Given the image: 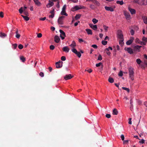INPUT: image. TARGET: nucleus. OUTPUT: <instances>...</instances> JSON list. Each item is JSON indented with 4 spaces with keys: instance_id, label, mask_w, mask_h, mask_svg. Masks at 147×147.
Listing matches in <instances>:
<instances>
[{
    "instance_id": "f257e3e1",
    "label": "nucleus",
    "mask_w": 147,
    "mask_h": 147,
    "mask_svg": "<svg viewBox=\"0 0 147 147\" xmlns=\"http://www.w3.org/2000/svg\"><path fill=\"white\" fill-rule=\"evenodd\" d=\"M128 70L129 72V77L131 80L133 81L134 80L135 69L133 67L130 66L128 68Z\"/></svg>"
},
{
    "instance_id": "f03ea898",
    "label": "nucleus",
    "mask_w": 147,
    "mask_h": 147,
    "mask_svg": "<svg viewBox=\"0 0 147 147\" xmlns=\"http://www.w3.org/2000/svg\"><path fill=\"white\" fill-rule=\"evenodd\" d=\"M64 16H61L59 17L58 20V23L61 25L63 24V20L65 18Z\"/></svg>"
},
{
    "instance_id": "7ed1b4c3",
    "label": "nucleus",
    "mask_w": 147,
    "mask_h": 147,
    "mask_svg": "<svg viewBox=\"0 0 147 147\" xmlns=\"http://www.w3.org/2000/svg\"><path fill=\"white\" fill-rule=\"evenodd\" d=\"M59 32L61 34L60 35V37L62 40H63L65 38V32L62 30H60Z\"/></svg>"
},
{
    "instance_id": "20e7f679",
    "label": "nucleus",
    "mask_w": 147,
    "mask_h": 147,
    "mask_svg": "<svg viewBox=\"0 0 147 147\" xmlns=\"http://www.w3.org/2000/svg\"><path fill=\"white\" fill-rule=\"evenodd\" d=\"M63 62L61 61L56 63V67L57 68H61L62 66Z\"/></svg>"
},
{
    "instance_id": "39448f33",
    "label": "nucleus",
    "mask_w": 147,
    "mask_h": 147,
    "mask_svg": "<svg viewBox=\"0 0 147 147\" xmlns=\"http://www.w3.org/2000/svg\"><path fill=\"white\" fill-rule=\"evenodd\" d=\"M142 42H140V44L141 45H146L147 42V38L143 37L142 38Z\"/></svg>"
},
{
    "instance_id": "423d86ee",
    "label": "nucleus",
    "mask_w": 147,
    "mask_h": 147,
    "mask_svg": "<svg viewBox=\"0 0 147 147\" xmlns=\"http://www.w3.org/2000/svg\"><path fill=\"white\" fill-rule=\"evenodd\" d=\"M124 14L126 19L129 20L131 18L129 13L126 11H124Z\"/></svg>"
},
{
    "instance_id": "0eeeda50",
    "label": "nucleus",
    "mask_w": 147,
    "mask_h": 147,
    "mask_svg": "<svg viewBox=\"0 0 147 147\" xmlns=\"http://www.w3.org/2000/svg\"><path fill=\"white\" fill-rule=\"evenodd\" d=\"M83 7L81 6L76 5L72 9H74L73 11L77 10L80 9H81L83 8Z\"/></svg>"
},
{
    "instance_id": "6e6552de",
    "label": "nucleus",
    "mask_w": 147,
    "mask_h": 147,
    "mask_svg": "<svg viewBox=\"0 0 147 147\" xmlns=\"http://www.w3.org/2000/svg\"><path fill=\"white\" fill-rule=\"evenodd\" d=\"M134 39V38L133 37H131L130 39L128 40L126 42L127 45H129L131 44Z\"/></svg>"
},
{
    "instance_id": "1a4fd4ad",
    "label": "nucleus",
    "mask_w": 147,
    "mask_h": 147,
    "mask_svg": "<svg viewBox=\"0 0 147 147\" xmlns=\"http://www.w3.org/2000/svg\"><path fill=\"white\" fill-rule=\"evenodd\" d=\"M89 25L90 28L94 30H96L97 28V27L96 25H94L92 24H89Z\"/></svg>"
},
{
    "instance_id": "9d476101",
    "label": "nucleus",
    "mask_w": 147,
    "mask_h": 147,
    "mask_svg": "<svg viewBox=\"0 0 147 147\" xmlns=\"http://www.w3.org/2000/svg\"><path fill=\"white\" fill-rule=\"evenodd\" d=\"M118 37L120 39H123V35L121 31H119L118 32Z\"/></svg>"
},
{
    "instance_id": "9b49d317",
    "label": "nucleus",
    "mask_w": 147,
    "mask_h": 147,
    "mask_svg": "<svg viewBox=\"0 0 147 147\" xmlns=\"http://www.w3.org/2000/svg\"><path fill=\"white\" fill-rule=\"evenodd\" d=\"M125 49L131 54H132L133 53L132 49L130 48H125Z\"/></svg>"
},
{
    "instance_id": "f8f14e48",
    "label": "nucleus",
    "mask_w": 147,
    "mask_h": 147,
    "mask_svg": "<svg viewBox=\"0 0 147 147\" xmlns=\"http://www.w3.org/2000/svg\"><path fill=\"white\" fill-rule=\"evenodd\" d=\"M72 77H73L71 76V74H69L66 75L64 77V78L66 80H67L71 79Z\"/></svg>"
},
{
    "instance_id": "ddd939ff",
    "label": "nucleus",
    "mask_w": 147,
    "mask_h": 147,
    "mask_svg": "<svg viewBox=\"0 0 147 147\" xmlns=\"http://www.w3.org/2000/svg\"><path fill=\"white\" fill-rule=\"evenodd\" d=\"M105 9L107 11H114L113 8L111 7L105 6Z\"/></svg>"
},
{
    "instance_id": "4468645a",
    "label": "nucleus",
    "mask_w": 147,
    "mask_h": 147,
    "mask_svg": "<svg viewBox=\"0 0 147 147\" xmlns=\"http://www.w3.org/2000/svg\"><path fill=\"white\" fill-rule=\"evenodd\" d=\"M60 40V39L58 36L57 35L55 36L54 38V41L56 42L57 43H58L59 42Z\"/></svg>"
},
{
    "instance_id": "2eb2a0df",
    "label": "nucleus",
    "mask_w": 147,
    "mask_h": 147,
    "mask_svg": "<svg viewBox=\"0 0 147 147\" xmlns=\"http://www.w3.org/2000/svg\"><path fill=\"white\" fill-rule=\"evenodd\" d=\"M62 50L63 51L68 53L69 52V49L67 46H65L63 48Z\"/></svg>"
},
{
    "instance_id": "dca6fc26",
    "label": "nucleus",
    "mask_w": 147,
    "mask_h": 147,
    "mask_svg": "<svg viewBox=\"0 0 147 147\" xmlns=\"http://www.w3.org/2000/svg\"><path fill=\"white\" fill-rule=\"evenodd\" d=\"M128 9L131 14H133L136 13V11L134 9L131 8L130 7H128Z\"/></svg>"
},
{
    "instance_id": "f3484780",
    "label": "nucleus",
    "mask_w": 147,
    "mask_h": 147,
    "mask_svg": "<svg viewBox=\"0 0 147 147\" xmlns=\"http://www.w3.org/2000/svg\"><path fill=\"white\" fill-rule=\"evenodd\" d=\"M92 2L95 4L96 6H99L100 5V3L96 0H93Z\"/></svg>"
},
{
    "instance_id": "a211bd4d",
    "label": "nucleus",
    "mask_w": 147,
    "mask_h": 147,
    "mask_svg": "<svg viewBox=\"0 0 147 147\" xmlns=\"http://www.w3.org/2000/svg\"><path fill=\"white\" fill-rule=\"evenodd\" d=\"M54 9H53V10L50 11V13H51V15L49 16V18H53L54 16Z\"/></svg>"
},
{
    "instance_id": "6ab92c4d",
    "label": "nucleus",
    "mask_w": 147,
    "mask_h": 147,
    "mask_svg": "<svg viewBox=\"0 0 147 147\" xmlns=\"http://www.w3.org/2000/svg\"><path fill=\"white\" fill-rule=\"evenodd\" d=\"M70 46L73 49H74V48L76 46V43L74 41H73L72 42V44L71 45H70Z\"/></svg>"
},
{
    "instance_id": "aec40b11",
    "label": "nucleus",
    "mask_w": 147,
    "mask_h": 147,
    "mask_svg": "<svg viewBox=\"0 0 147 147\" xmlns=\"http://www.w3.org/2000/svg\"><path fill=\"white\" fill-rule=\"evenodd\" d=\"M144 22L145 24H147V17L146 16H143L142 17Z\"/></svg>"
},
{
    "instance_id": "412c9836",
    "label": "nucleus",
    "mask_w": 147,
    "mask_h": 147,
    "mask_svg": "<svg viewBox=\"0 0 147 147\" xmlns=\"http://www.w3.org/2000/svg\"><path fill=\"white\" fill-rule=\"evenodd\" d=\"M118 113V111L116 109H114L113 111V114L114 115H117Z\"/></svg>"
},
{
    "instance_id": "4be33fe9",
    "label": "nucleus",
    "mask_w": 147,
    "mask_h": 147,
    "mask_svg": "<svg viewBox=\"0 0 147 147\" xmlns=\"http://www.w3.org/2000/svg\"><path fill=\"white\" fill-rule=\"evenodd\" d=\"M86 30L88 34L92 35V32L91 30L89 29H86Z\"/></svg>"
},
{
    "instance_id": "5701e85b",
    "label": "nucleus",
    "mask_w": 147,
    "mask_h": 147,
    "mask_svg": "<svg viewBox=\"0 0 147 147\" xmlns=\"http://www.w3.org/2000/svg\"><path fill=\"white\" fill-rule=\"evenodd\" d=\"M35 4L39 6L41 5L39 1L38 0H33Z\"/></svg>"
},
{
    "instance_id": "b1692460",
    "label": "nucleus",
    "mask_w": 147,
    "mask_h": 147,
    "mask_svg": "<svg viewBox=\"0 0 147 147\" xmlns=\"http://www.w3.org/2000/svg\"><path fill=\"white\" fill-rule=\"evenodd\" d=\"M130 104L131 105V107L130 108L131 110L132 111L133 109V101L132 99H131L130 100Z\"/></svg>"
},
{
    "instance_id": "393cba45",
    "label": "nucleus",
    "mask_w": 147,
    "mask_h": 147,
    "mask_svg": "<svg viewBox=\"0 0 147 147\" xmlns=\"http://www.w3.org/2000/svg\"><path fill=\"white\" fill-rule=\"evenodd\" d=\"M141 47V46L137 45L134 47V48L135 49L138 50L139 51Z\"/></svg>"
},
{
    "instance_id": "a878e982",
    "label": "nucleus",
    "mask_w": 147,
    "mask_h": 147,
    "mask_svg": "<svg viewBox=\"0 0 147 147\" xmlns=\"http://www.w3.org/2000/svg\"><path fill=\"white\" fill-rule=\"evenodd\" d=\"M21 16L26 21H28L29 20V18L26 16H24L23 15H21Z\"/></svg>"
},
{
    "instance_id": "bb28decb",
    "label": "nucleus",
    "mask_w": 147,
    "mask_h": 147,
    "mask_svg": "<svg viewBox=\"0 0 147 147\" xmlns=\"http://www.w3.org/2000/svg\"><path fill=\"white\" fill-rule=\"evenodd\" d=\"M61 14L62 15H65V16H67V14L66 13L65 11V10H62L61 13Z\"/></svg>"
},
{
    "instance_id": "cd10ccee",
    "label": "nucleus",
    "mask_w": 147,
    "mask_h": 147,
    "mask_svg": "<svg viewBox=\"0 0 147 147\" xmlns=\"http://www.w3.org/2000/svg\"><path fill=\"white\" fill-rule=\"evenodd\" d=\"M105 51L108 55H110L111 53L109 52V50H108V49H106L105 50Z\"/></svg>"
},
{
    "instance_id": "c85d7f7f",
    "label": "nucleus",
    "mask_w": 147,
    "mask_h": 147,
    "mask_svg": "<svg viewBox=\"0 0 147 147\" xmlns=\"http://www.w3.org/2000/svg\"><path fill=\"white\" fill-rule=\"evenodd\" d=\"M49 3L48 4V5H49V7H50L54 5V3L51 1L50 0L49 1Z\"/></svg>"
},
{
    "instance_id": "c756f323",
    "label": "nucleus",
    "mask_w": 147,
    "mask_h": 147,
    "mask_svg": "<svg viewBox=\"0 0 147 147\" xmlns=\"http://www.w3.org/2000/svg\"><path fill=\"white\" fill-rule=\"evenodd\" d=\"M136 61L137 64L138 65L142 63V61L140 59H137L136 60Z\"/></svg>"
},
{
    "instance_id": "7c9ffc66",
    "label": "nucleus",
    "mask_w": 147,
    "mask_h": 147,
    "mask_svg": "<svg viewBox=\"0 0 147 147\" xmlns=\"http://www.w3.org/2000/svg\"><path fill=\"white\" fill-rule=\"evenodd\" d=\"M108 81L109 82L112 83L114 82V80L113 78L109 77L108 79Z\"/></svg>"
},
{
    "instance_id": "2f4dec72",
    "label": "nucleus",
    "mask_w": 147,
    "mask_h": 147,
    "mask_svg": "<svg viewBox=\"0 0 147 147\" xmlns=\"http://www.w3.org/2000/svg\"><path fill=\"white\" fill-rule=\"evenodd\" d=\"M123 39H121L119 41V43L120 45L122 46L123 44Z\"/></svg>"
},
{
    "instance_id": "473e14b6",
    "label": "nucleus",
    "mask_w": 147,
    "mask_h": 147,
    "mask_svg": "<svg viewBox=\"0 0 147 147\" xmlns=\"http://www.w3.org/2000/svg\"><path fill=\"white\" fill-rule=\"evenodd\" d=\"M116 3H117L119 4L120 5H122L123 4V1H117Z\"/></svg>"
},
{
    "instance_id": "72a5a7b5",
    "label": "nucleus",
    "mask_w": 147,
    "mask_h": 147,
    "mask_svg": "<svg viewBox=\"0 0 147 147\" xmlns=\"http://www.w3.org/2000/svg\"><path fill=\"white\" fill-rule=\"evenodd\" d=\"M98 20L95 18H93L92 20V21L94 24H96L98 22Z\"/></svg>"
},
{
    "instance_id": "f704fd0d",
    "label": "nucleus",
    "mask_w": 147,
    "mask_h": 147,
    "mask_svg": "<svg viewBox=\"0 0 147 147\" xmlns=\"http://www.w3.org/2000/svg\"><path fill=\"white\" fill-rule=\"evenodd\" d=\"M81 16L80 14H77L75 16V18L76 20H78L79 19Z\"/></svg>"
},
{
    "instance_id": "c9c22d12",
    "label": "nucleus",
    "mask_w": 147,
    "mask_h": 147,
    "mask_svg": "<svg viewBox=\"0 0 147 147\" xmlns=\"http://www.w3.org/2000/svg\"><path fill=\"white\" fill-rule=\"evenodd\" d=\"M20 59L23 62H25V58H24L23 56H21L20 57Z\"/></svg>"
},
{
    "instance_id": "e433bc0d",
    "label": "nucleus",
    "mask_w": 147,
    "mask_h": 147,
    "mask_svg": "<svg viewBox=\"0 0 147 147\" xmlns=\"http://www.w3.org/2000/svg\"><path fill=\"white\" fill-rule=\"evenodd\" d=\"M122 89L124 90L127 91L128 92H129V90L128 88L124 87H122Z\"/></svg>"
},
{
    "instance_id": "4c0bfd02",
    "label": "nucleus",
    "mask_w": 147,
    "mask_h": 147,
    "mask_svg": "<svg viewBox=\"0 0 147 147\" xmlns=\"http://www.w3.org/2000/svg\"><path fill=\"white\" fill-rule=\"evenodd\" d=\"M103 27L104 29L105 30V31L106 32H107V31L108 29V27L107 26H105V25H104L103 26Z\"/></svg>"
},
{
    "instance_id": "58836bf2",
    "label": "nucleus",
    "mask_w": 147,
    "mask_h": 147,
    "mask_svg": "<svg viewBox=\"0 0 147 147\" xmlns=\"http://www.w3.org/2000/svg\"><path fill=\"white\" fill-rule=\"evenodd\" d=\"M76 54V55L78 57L80 58L81 56V54L80 52H77V53Z\"/></svg>"
},
{
    "instance_id": "ea45409f",
    "label": "nucleus",
    "mask_w": 147,
    "mask_h": 147,
    "mask_svg": "<svg viewBox=\"0 0 147 147\" xmlns=\"http://www.w3.org/2000/svg\"><path fill=\"white\" fill-rule=\"evenodd\" d=\"M90 7L92 9H94L95 8L94 5H90Z\"/></svg>"
},
{
    "instance_id": "a19ab883",
    "label": "nucleus",
    "mask_w": 147,
    "mask_h": 147,
    "mask_svg": "<svg viewBox=\"0 0 147 147\" xmlns=\"http://www.w3.org/2000/svg\"><path fill=\"white\" fill-rule=\"evenodd\" d=\"M107 41L102 40V45H106L107 44Z\"/></svg>"
},
{
    "instance_id": "79ce46f5",
    "label": "nucleus",
    "mask_w": 147,
    "mask_h": 147,
    "mask_svg": "<svg viewBox=\"0 0 147 147\" xmlns=\"http://www.w3.org/2000/svg\"><path fill=\"white\" fill-rule=\"evenodd\" d=\"M0 36L1 37H5L6 36V34L4 33L1 32Z\"/></svg>"
},
{
    "instance_id": "37998d69",
    "label": "nucleus",
    "mask_w": 147,
    "mask_h": 147,
    "mask_svg": "<svg viewBox=\"0 0 147 147\" xmlns=\"http://www.w3.org/2000/svg\"><path fill=\"white\" fill-rule=\"evenodd\" d=\"M140 140L139 142V143L142 144H143L145 143V140L143 139H140Z\"/></svg>"
},
{
    "instance_id": "c03bdc74",
    "label": "nucleus",
    "mask_w": 147,
    "mask_h": 147,
    "mask_svg": "<svg viewBox=\"0 0 147 147\" xmlns=\"http://www.w3.org/2000/svg\"><path fill=\"white\" fill-rule=\"evenodd\" d=\"M72 51L73 53H74L75 54H76L78 52L77 50L75 49H72Z\"/></svg>"
},
{
    "instance_id": "a18cd8bd",
    "label": "nucleus",
    "mask_w": 147,
    "mask_h": 147,
    "mask_svg": "<svg viewBox=\"0 0 147 147\" xmlns=\"http://www.w3.org/2000/svg\"><path fill=\"white\" fill-rule=\"evenodd\" d=\"M102 59V57L101 55H99L98 57V60L101 61Z\"/></svg>"
},
{
    "instance_id": "49530a36",
    "label": "nucleus",
    "mask_w": 147,
    "mask_h": 147,
    "mask_svg": "<svg viewBox=\"0 0 147 147\" xmlns=\"http://www.w3.org/2000/svg\"><path fill=\"white\" fill-rule=\"evenodd\" d=\"M118 75L119 76H122L123 75V73L122 71H121L118 74Z\"/></svg>"
},
{
    "instance_id": "de8ad7c7",
    "label": "nucleus",
    "mask_w": 147,
    "mask_h": 147,
    "mask_svg": "<svg viewBox=\"0 0 147 147\" xmlns=\"http://www.w3.org/2000/svg\"><path fill=\"white\" fill-rule=\"evenodd\" d=\"M145 1L144 0H139V2H140V3H142L141 4H139L140 5H143V3H144Z\"/></svg>"
},
{
    "instance_id": "09e8293b",
    "label": "nucleus",
    "mask_w": 147,
    "mask_h": 147,
    "mask_svg": "<svg viewBox=\"0 0 147 147\" xmlns=\"http://www.w3.org/2000/svg\"><path fill=\"white\" fill-rule=\"evenodd\" d=\"M50 49L51 50H53L55 49V46L53 45H51L50 46Z\"/></svg>"
},
{
    "instance_id": "8fccbe9b",
    "label": "nucleus",
    "mask_w": 147,
    "mask_h": 147,
    "mask_svg": "<svg viewBox=\"0 0 147 147\" xmlns=\"http://www.w3.org/2000/svg\"><path fill=\"white\" fill-rule=\"evenodd\" d=\"M23 45L21 44L19 45L18 46V48L20 49H22L23 48Z\"/></svg>"
},
{
    "instance_id": "3c124183",
    "label": "nucleus",
    "mask_w": 147,
    "mask_h": 147,
    "mask_svg": "<svg viewBox=\"0 0 147 147\" xmlns=\"http://www.w3.org/2000/svg\"><path fill=\"white\" fill-rule=\"evenodd\" d=\"M61 59L62 61H64L66 60V57L64 56H63L61 57Z\"/></svg>"
},
{
    "instance_id": "603ef678",
    "label": "nucleus",
    "mask_w": 147,
    "mask_h": 147,
    "mask_svg": "<svg viewBox=\"0 0 147 147\" xmlns=\"http://www.w3.org/2000/svg\"><path fill=\"white\" fill-rule=\"evenodd\" d=\"M101 65H102V63L101 62H100L96 64V66L97 67H98L100 66Z\"/></svg>"
},
{
    "instance_id": "864d4df0",
    "label": "nucleus",
    "mask_w": 147,
    "mask_h": 147,
    "mask_svg": "<svg viewBox=\"0 0 147 147\" xmlns=\"http://www.w3.org/2000/svg\"><path fill=\"white\" fill-rule=\"evenodd\" d=\"M91 46L94 49H96L98 48V46L96 45H93Z\"/></svg>"
},
{
    "instance_id": "5fc2aeb1",
    "label": "nucleus",
    "mask_w": 147,
    "mask_h": 147,
    "mask_svg": "<svg viewBox=\"0 0 147 147\" xmlns=\"http://www.w3.org/2000/svg\"><path fill=\"white\" fill-rule=\"evenodd\" d=\"M19 13H20L21 14V13H22L23 12V10L22 8V7H21L19 9Z\"/></svg>"
},
{
    "instance_id": "6e6d98bb",
    "label": "nucleus",
    "mask_w": 147,
    "mask_h": 147,
    "mask_svg": "<svg viewBox=\"0 0 147 147\" xmlns=\"http://www.w3.org/2000/svg\"><path fill=\"white\" fill-rule=\"evenodd\" d=\"M39 76L42 77H43L44 76V73L42 72H40L39 74Z\"/></svg>"
},
{
    "instance_id": "4d7b16f0",
    "label": "nucleus",
    "mask_w": 147,
    "mask_h": 147,
    "mask_svg": "<svg viewBox=\"0 0 147 147\" xmlns=\"http://www.w3.org/2000/svg\"><path fill=\"white\" fill-rule=\"evenodd\" d=\"M4 16H3V13L1 11L0 12V17L1 18H3Z\"/></svg>"
},
{
    "instance_id": "13d9d810",
    "label": "nucleus",
    "mask_w": 147,
    "mask_h": 147,
    "mask_svg": "<svg viewBox=\"0 0 147 147\" xmlns=\"http://www.w3.org/2000/svg\"><path fill=\"white\" fill-rule=\"evenodd\" d=\"M130 33L132 35H133L134 34V31L133 29H131L130 30Z\"/></svg>"
},
{
    "instance_id": "bf43d9fd",
    "label": "nucleus",
    "mask_w": 147,
    "mask_h": 147,
    "mask_svg": "<svg viewBox=\"0 0 147 147\" xmlns=\"http://www.w3.org/2000/svg\"><path fill=\"white\" fill-rule=\"evenodd\" d=\"M13 48L14 49H15L17 46V44H14L13 45Z\"/></svg>"
},
{
    "instance_id": "052dcab7",
    "label": "nucleus",
    "mask_w": 147,
    "mask_h": 147,
    "mask_svg": "<svg viewBox=\"0 0 147 147\" xmlns=\"http://www.w3.org/2000/svg\"><path fill=\"white\" fill-rule=\"evenodd\" d=\"M24 15H25L26 16H28V12L27 11H25V9L24 10Z\"/></svg>"
},
{
    "instance_id": "680f3d73",
    "label": "nucleus",
    "mask_w": 147,
    "mask_h": 147,
    "mask_svg": "<svg viewBox=\"0 0 147 147\" xmlns=\"http://www.w3.org/2000/svg\"><path fill=\"white\" fill-rule=\"evenodd\" d=\"M106 117L108 118H109L111 117V115L110 114H107L106 115Z\"/></svg>"
},
{
    "instance_id": "e2e57ef3",
    "label": "nucleus",
    "mask_w": 147,
    "mask_h": 147,
    "mask_svg": "<svg viewBox=\"0 0 147 147\" xmlns=\"http://www.w3.org/2000/svg\"><path fill=\"white\" fill-rule=\"evenodd\" d=\"M121 137L122 140H124V136L122 134L121 136Z\"/></svg>"
},
{
    "instance_id": "0e129e2a",
    "label": "nucleus",
    "mask_w": 147,
    "mask_h": 147,
    "mask_svg": "<svg viewBox=\"0 0 147 147\" xmlns=\"http://www.w3.org/2000/svg\"><path fill=\"white\" fill-rule=\"evenodd\" d=\"M42 36V34L40 33H39L38 34L37 37L38 38H40Z\"/></svg>"
},
{
    "instance_id": "69168bd1",
    "label": "nucleus",
    "mask_w": 147,
    "mask_h": 147,
    "mask_svg": "<svg viewBox=\"0 0 147 147\" xmlns=\"http://www.w3.org/2000/svg\"><path fill=\"white\" fill-rule=\"evenodd\" d=\"M135 42L136 43H140V40H139V39L138 38H136L135 40Z\"/></svg>"
},
{
    "instance_id": "338daca9",
    "label": "nucleus",
    "mask_w": 147,
    "mask_h": 147,
    "mask_svg": "<svg viewBox=\"0 0 147 147\" xmlns=\"http://www.w3.org/2000/svg\"><path fill=\"white\" fill-rule=\"evenodd\" d=\"M134 1L136 3H138V4H141V3L139 2V0H134Z\"/></svg>"
},
{
    "instance_id": "774afa93",
    "label": "nucleus",
    "mask_w": 147,
    "mask_h": 147,
    "mask_svg": "<svg viewBox=\"0 0 147 147\" xmlns=\"http://www.w3.org/2000/svg\"><path fill=\"white\" fill-rule=\"evenodd\" d=\"M20 36V35L19 34H17V35H16V37L18 39L19 38Z\"/></svg>"
}]
</instances>
